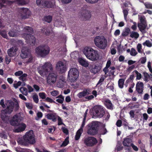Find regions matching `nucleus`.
I'll return each mask as SVG.
<instances>
[{"label": "nucleus", "mask_w": 152, "mask_h": 152, "mask_svg": "<svg viewBox=\"0 0 152 152\" xmlns=\"http://www.w3.org/2000/svg\"><path fill=\"white\" fill-rule=\"evenodd\" d=\"M3 60V59L1 57H0V61L1 62H2Z\"/></svg>", "instance_id": "nucleus-11"}, {"label": "nucleus", "mask_w": 152, "mask_h": 152, "mask_svg": "<svg viewBox=\"0 0 152 152\" xmlns=\"http://www.w3.org/2000/svg\"><path fill=\"white\" fill-rule=\"evenodd\" d=\"M10 4V1L8 0H0V9L5 7L6 5Z\"/></svg>", "instance_id": "nucleus-3"}, {"label": "nucleus", "mask_w": 152, "mask_h": 152, "mask_svg": "<svg viewBox=\"0 0 152 152\" xmlns=\"http://www.w3.org/2000/svg\"><path fill=\"white\" fill-rule=\"evenodd\" d=\"M3 27V25H2V24L1 22V20L0 19V27Z\"/></svg>", "instance_id": "nucleus-9"}, {"label": "nucleus", "mask_w": 152, "mask_h": 152, "mask_svg": "<svg viewBox=\"0 0 152 152\" xmlns=\"http://www.w3.org/2000/svg\"><path fill=\"white\" fill-rule=\"evenodd\" d=\"M9 110H7V109H5L2 111V114L1 115V118L3 121L6 123H8L9 121V118L8 115H9Z\"/></svg>", "instance_id": "nucleus-1"}, {"label": "nucleus", "mask_w": 152, "mask_h": 152, "mask_svg": "<svg viewBox=\"0 0 152 152\" xmlns=\"http://www.w3.org/2000/svg\"><path fill=\"white\" fill-rule=\"evenodd\" d=\"M8 82L10 83V78H8L7 79Z\"/></svg>", "instance_id": "nucleus-12"}, {"label": "nucleus", "mask_w": 152, "mask_h": 152, "mask_svg": "<svg viewBox=\"0 0 152 152\" xmlns=\"http://www.w3.org/2000/svg\"><path fill=\"white\" fill-rule=\"evenodd\" d=\"M9 150H2L0 152H9Z\"/></svg>", "instance_id": "nucleus-10"}, {"label": "nucleus", "mask_w": 152, "mask_h": 152, "mask_svg": "<svg viewBox=\"0 0 152 152\" xmlns=\"http://www.w3.org/2000/svg\"><path fill=\"white\" fill-rule=\"evenodd\" d=\"M10 52V49H8L7 51V53L8 55V56H6V57L5 61L7 64H8L10 63V57L9 56Z\"/></svg>", "instance_id": "nucleus-4"}, {"label": "nucleus", "mask_w": 152, "mask_h": 152, "mask_svg": "<svg viewBox=\"0 0 152 152\" xmlns=\"http://www.w3.org/2000/svg\"><path fill=\"white\" fill-rule=\"evenodd\" d=\"M3 74V70L0 69V75H2Z\"/></svg>", "instance_id": "nucleus-8"}, {"label": "nucleus", "mask_w": 152, "mask_h": 152, "mask_svg": "<svg viewBox=\"0 0 152 152\" xmlns=\"http://www.w3.org/2000/svg\"><path fill=\"white\" fill-rule=\"evenodd\" d=\"M1 87L2 89H5L9 87V86L4 84L1 85Z\"/></svg>", "instance_id": "nucleus-7"}, {"label": "nucleus", "mask_w": 152, "mask_h": 152, "mask_svg": "<svg viewBox=\"0 0 152 152\" xmlns=\"http://www.w3.org/2000/svg\"><path fill=\"white\" fill-rule=\"evenodd\" d=\"M0 137L4 139H6L7 138V135L4 132H2L0 133Z\"/></svg>", "instance_id": "nucleus-5"}, {"label": "nucleus", "mask_w": 152, "mask_h": 152, "mask_svg": "<svg viewBox=\"0 0 152 152\" xmlns=\"http://www.w3.org/2000/svg\"><path fill=\"white\" fill-rule=\"evenodd\" d=\"M0 104L2 107L4 108H7L6 109H7V110H9V107H10V101L9 100H7L6 102H5V104H4V100L3 99H2L1 100L0 102Z\"/></svg>", "instance_id": "nucleus-2"}, {"label": "nucleus", "mask_w": 152, "mask_h": 152, "mask_svg": "<svg viewBox=\"0 0 152 152\" xmlns=\"http://www.w3.org/2000/svg\"><path fill=\"white\" fill-rule=\"evenodd\" d=\"M0 34L4 38L7 39V36L6 33V31H0Z\"/></svg>", "instance_id": "nucleus-6"}]
</instances>
